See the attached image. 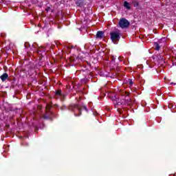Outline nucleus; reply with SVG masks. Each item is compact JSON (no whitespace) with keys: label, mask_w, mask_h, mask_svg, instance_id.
Here are the masks:
<instances>
[{"label":"nucleus","mask_w":176,"mask_h":176,"mask_svg":"<svg viewBox=\"0 0 176 176\" xmlns=\"http://www.w3.org/2000/svg\"><path fill=\"white\" fill-rule=\"evenodd\" d=\"M131 104H133V102L131 98L125 100V105H131Z\"/></svg>","instance_id":"obj_13"},{"label":"nucleus","mask_w":176,"mask_h":176,"mask_svg":"<svg viewBox=\"0 0 176 176\" xmlns=\"http://www.w3.org/2000/svg\"><path fill=\"white\" fill-rule=\"evenodd\" d=\"M168 107L170 109H171V108H173L174 105L173 104V103H170Z\"/></svg>","instance_id":"obj_19"},{"label":"nucleus","mask_w":176,"mask_h":176,"mask_svg":"<svg viewBox=\"0 0 176 176\" xmlns=\"http://www.w3.org/2000/svg\"><path fill=\"white\" fill-rule=\"evenodd\" d=\"M52 108H53V106L50 104H47L45 107L47 115H49L50 116H53V115H54V113L50 110Z\"/></svg>","instance_id":"obj_4"},{"label":"nucleus","mask_w":176,"mask_h":176,"mask_svg":"<svg viewBox=\"0 0 176 176\" xmlns=\"http://www.w3.org/2000/svg\"><path fill=\"white\" fill-rule=\"evenodd\" d=\"M110 38L115 45H118V42L120 41V32H110Z\"/></svg>","instance_id":"obj_2"},{"label":"nucleus","mask_w":176,"mask_h":176,"mask_svg":"<svg viewBox=\"0 0 176 176\" xmlns=\"http://www.w3.org/2000/svg\"><path fill=\"white\" fill-rule=\"evenodd\" d=\"M96 39H102L104 38V32L98 31L96 35Z\"/></svg>","instance_id":"obj_6"},{"label":"nucleus","mask_w":176,"mask_h":176,"mask_svg":"<svg viewBox=\"0 0 176 176\" xmlns=\"http://www.w3.org/2000/svg\"><path fill=\"white\" fill-rule=\"evenodd\" d=\"M124 7L126 8V9H128V10H130L131 9L130 3H129V2L127 1L124 2Z\"/></svg>","instance_id":"obj_11"},{"label":"nucleus","mask_w":176,"mask_h":176,"mask_svg":"<svg viewBox=\"0 0 176 176\" xmlns=\"http://www.w3.org/2000/svg\"><path fill=\"white\" fill-rule=\"evenodd\" d=\"M114 100L118 105H126V100L120 99L117 98L116 96L114 97Z\"/></svg>","instance_id":"obj_5"},{"label":"nucleus","mask_w":176,"mask_h":176,"mask_svg":"<svg viewBox=\"0 0 176 176\" xmlns=\"http://www.w3.org/2000/svg\"><path fill=\"white\" fill-rule=\"evenodd\" d=\"M153 47L155 48V50H160V45H159L157 43L155 42L154 43V45H153Z\"/></svg>","instance_id":"obj_12"},{"label":"nucleus","mask_w":176,"mask_h":176,"mask_svg":"<svg viewBox=\"0 0 176 176\" xmlns=\"http://www.w3.org/2000/svg\"><path fill=\"white\" fill-rule=\"evenodd\" d=\"M55 96H58L59 97H62L63 98H64V97H65V95L63 94V91H61V89H58V90L56 91Z\"/></svg>","instance_id":"obj_8"},{"label":"nucleus","mask_w":176,"mask_h":176,"mask_svg":"<svg viewBox=\"0 0 176 176\" xmlns=\"http://www.w3.org/2000/svg\"><path fill=\"white\" fill-rule=\"evenodd\" d=\"M121 95L124 97H129V96H130V93L127 92V91H123Z\"/></svg>","instance_id":"obj_15"},{"label":"nucleus","mask_w":176,"mask_h":176,"mask_svg":"<svg viewBox=\"0 0 176 176\" xmlns=\"http://www.w3.org/2000/svg\"><path fill=\"white\" fill-rule=\"evenodd\" d=\"M175 108H176V105H175Z\"/></svg>","instance_id":"obj_24"},{"label":"nucleus","mask_w":176,"mask_h":176,"mask_svg":"<svg viewBox=\"0 0 176 176\" xmlns=\"http://www.w3.org/2000/svg\"><path fill=\"white\" fill-rule=\"evenodd\" d=\"M46 52V50H45V48H43V47H38V49L37 50V53L38 54H42V53H45Z\"/></svg>","instance_id":"obj_10"},{"label":"nucleus","mask_w":176,"mask_h":176,"mask_svg":"<svg viewBox=\"0 0 176 176\" xmlns=\"http://www.w3.org/2000/svg\"><path fill=\"white\" fill-rule=\"evenodd\" d=\"M110 58L111 59L112 63H115V60L116 59V58L115 56H111L110 57Z\"/></svg>","instance_id":"obj_17"},{"label":"nucleus","mask_w":176,"mask_h":176,"mask_svg":"<svg viewBox=\"0 0 176 176\" xmlns=\"http://www.w3.org/2000/svg\"><path fill=\"white\" fill-rule=\"evenodd\" d=\"M76 6H78L79 8H82L83 5H85V1L84 0H77L76 1Z\"/></svg>","instance_id":"obj_7"},{"label":"nucleus","mask_w":176,"mask_h":176,"mask_svg":"<svg viewBox=\"0 0 176 176\" xmlns=\"http://www.w3.org/2000/svg\"><path fill=\"white\" fill-rule=\"evenodd\" d=\"M0 78L2 80V82H5V80H6V79H8V78H9V75L7 73H4L0 76Z\"/></svg>","instance_id":"obj_9"},{"label":"nucleus","mask_w":176,"mask_h":176,"mask_svg":"<svg viewBox=\"0 0 176 176\" xmlns=\"http://www.w3.org/2000/svg\"><path fill=\"white\" fill-rule=\"evenodd\" d=\"M129 83L130 86H133L134 85V82H133V80L129 79Z\"/></svg>","instance_id":"obj_16"},{"label":"nucleus","mask_w":176,"mask_h":176,"mask_svg":"<svg viewBox=\"0 0 176 176\" xmlns=\"http://www.w3.org/2000/svg\"><path fill=\"white\" fill-rule=\"evenodd\" d=\"M132 4L134 6V8H138V6H140V3L136 1H133Z\"/></svg>","instance_id":"obj_14"},{"label":"nucleus","mask_w":176,"mask_h":176,"mask_svg":"<svg viewBox=\"0 0 176 176\" xmlns=\"http://www.w3.org/2000/svg\"><path fill=\"white\" fill-rule=\"evenodd\" d=\"M118 25H120V28H127L130 25V22L124 18L120 19L118 22Z\"/></svg>","instance_id":"obj_3"},{"label":"nucleus","mask_w":176,"mask_h":176,"mask_svg":"<svg viewBox=\"0 0 176 176\" xmlns=\"http://www.w3.org/2000/svg\"><path fill=\"white\" fill-rule=\"evenodd\" d=\"M69 111L74 112V116H80L82 115V109L78 104H71L68 107Z\"/></svg>","instance_id":"obj_1"},{"label":"nucleus","mask_w":176,"mask_h":176,"mask_svg":"<svg viewBox=\"0 0 176 176\" xmlns=\"http://www.w3.org/2000/svg\"><path fill=\"white\" fill-rule=\"evenodd\" d=\"M118 60H120V61H122V57L119 56Z\"/></svg>","instance_id":"obj_22"},{"label":"nucleus","mask_w":176,"mask_h":176,"mask_svg":"<svg viewBox=\"0 0 176 176\" xmlns=\"http://www.w3.org/2000/svg\"><path fill=\"white\" fill-rule=\"evenodd\" d=\"M60 109H61L62 111H64V109H67V107H65V106H62V107H60Z\"/></svg>","instance_id":"obj_21"},{"label":"nucleus","mask_w":176,"mask_h":176,"mask_svg":"<svg viewBox=\"0 0 176 176\" xmlns=\"http://www.w3.org/2000/svg\"><path fill=\"white\" fill-rule=\"evenodd\" d=\"M43 119L47 120V119H49V116H47V115H43Z\"/></svg>","instance_id":"obj_18"},{"label":"nucleus","mask_w":176,"mask_h":176,"mask_svg":"<svg viewBox=\"0 0 176 176\" xmlns=\"http://www.w3.org/2000/svg\"><path fill=\"white\" fill-rule=\"evenodd\" d=\"M54 107H58V104H56L54 105Z\"/></svg>","instance_id":"obj_23"},{"label":"nucleus","mask_w":176,"mask_h":176,"mask_svg":"<svg viewBox=\"0 0 176 176\" xmlns=\"http://www.w3.org/2000/svg\"><path fill=\"white\" fill-rule=\"evenodd\" d=\"M82 109H84L85 111H86V112L88 111V110H87V106H85V105L82 106Z\"/></svg>","instance_id":"obj_20"}]
</instances>
